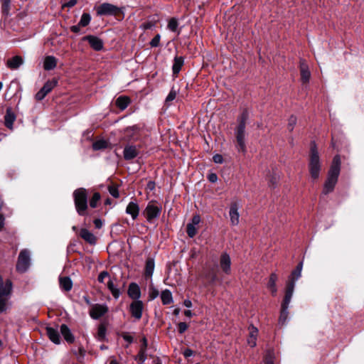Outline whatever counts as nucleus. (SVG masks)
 I'll return each instance as SVG.
<instances>
[{
	"instance_id": "1",
	"label": "nucleus",
	"mask_w": 364,
	"mask_h": 364,
	"mask_svg": "<svg viewBox=\"0 0 364 364\" xmlns=\"http://www.w3.org/2000/svg\"><path fill=\"white\" fill-rule=\"evenodd\" d=\"M341 169V158L338 155L333 157L332 164L328 173V177L325 182L323 193L326 195L333 191L338 181Z\"/></svg>"
},
{
	"instance_id": "2",
	"label": "nucleus",
	"mask_w": 364,
	"mask_h": 364,
	"mask_svg": "<svg viewBox=\"0 0 364 364\" xmlns=\"http://www.w3.org/2000/svg\"><path fill=\"white\" fill-rule=\"evenodd\" d=\"M248 118V114L246 111H244L240 117L238 118V126L235 131V136L237 140V147L239 151L245 152V127L246 121Z\"/></svg>"
},
{
	"instance_id": "3",
	"label": "nucleus",
	"mask_w": 364,
	"mask_h": 364,
	"mask_svg": "<svg viewBox=\"0 0 364 364\" xmlns=\"http://www.w3.org/2000/svg\"><path fill=\"white\" fill-rule=\"evenodd\" d=\"M309 168L311 178L313 180L318 179L321 171V162L318 152L314 143L311 146Z\"/></svg>"
},
{
	"instance_id": "4",
	"label": "nucleus",
	"mask_w": 364,
	"mask_h": 364,
	"mask_svg": "<svg viewBox=\"0 0 364 364\" xmlns=\"http://www.w3.org/2000/svg\"><path fill=\"white\" fill-rule=\"evenodd\" d=\"M76 210L79 215H85L87 208V193L85 188H80L73 193Z\"/></svg>"
},
{
	"instance_id": "5",
	"label": "nucleus",
	"mask_w": 364,
	"mask_h": 364,
	"mask_svg": "<svg viewBox=\"0 0 364 364\" xmlns=\"http://www.w3.org/2000/svg\"><path fill=\"white\" fill-rule=\"evenodd\" d=\"M12 283L10 280L4 281L0 277V314L6 310V301L10 297Z\"/></svg>"
},
{
	"instance_id": "6",
	"label": "nucleus",
	"mask_w": 364,
	"mask_h": 364,
	"mask_svg": "<svg viewBox=\"0 0 364 364\" xmlns=\"http://www.w3.org/2000/svg\"><path fill=\"white\" fill-rule=\"evenodd\" d=\"M30 265V253L27 250L21 251L16 264V269L19 272H25Z\"/></svg>"
},
{
	"instance_id": "7",
	"label": "nucleus",
	"mask_w": 364,
	"mask_h": 364,
	"mask_svg": "<svg viewBox=\"0 0 364 364\" xmlns=\"http://www.w3.org/2000/svg\"><path fill=\"white\" fill-rule=\"evenodd\" d=\"M96 11L98 16H112L119 12V8L109 3H103L96 8Z\"/></svg>"
},
{
	"instance_id": "8",
	"label": "nucleus",
	"mask_w": 364,
	"mask_h": 364,
	"mask_svg": "<svg viewBox=\"0 0 364 364\" xmlns=\"http://www.w3.org/2000/svg\"><path fill=\"white\" fill-rule=\"evenodd\" d=\"M161 212V206L156 205L153 202H150L148 203L144 210V214L146 215L147 221L149 223H152L154 219H156L159 217Z\"/></svg>"
},
{
	"instance_id": "9",
	"label": "nucleus",
	"mask_w": 364,
	"mask_h": 364,
	"mask_svg": "<svg viewBox=\"0 0 364 364\" xmlns=\"http://www.w3.org/2000/svg\"><path fill=\"white\" fill-rule=\"evenodd\" d=\"M129 312L136 320H140L142 317L144 303L141 300L133 301L129 305Z\"/></svg>"
},
{
	"instance_id": "10",
	"label": "nucleus",
	"mask_w": 364,
	"mask_h": 364,
	"mask_svg": "<svg viewBox=\"0 0 364 364\" xmlns=\"http://www.w3.org/2000/svg\"><path fill=\"white\" fill-rule=\"evenodd\" d=\"M57 84L58 80L56 79L47 81L43 87L36 94V99L39 101L44 99V97L57 85Z\"/></svg>"
},
{
	"instance_id": "11",
	"label": "nucleus",
	"mask_w": 364,
	"mask_h": 364,
	"mask_svg": "<svg viewBox=\"0 0 364 364\" xmlns=\"http://www.w3.org/2000/svg\"><path fill=\"white\" fill-rule=\"evenodd\" d=\"M108 311V308L105 304H92L90 309V316L93 319H98L103 315H105Z\"/></svg>"
},
{
	"instance_id": "12",
	"label": "nucleus",
	"mask_w": 364,
	"mask_h": 364,
	"mask_svg": "<svg viewBox=\"0 0 364 364\" xmlns=\"http://www.w3.org/2000/svg\"><path fill=\"white\" fill-rule=\"evenodd\" d=\"M220 266L222 270L227 274H230L231 271V259L230 255L223 252L220 257Z\"/></svg>"
},
{
	"instance_id": "13",
	"label": "nucleus",
	"mask_w": 364,
	"mask_h": 364,
	"mask_svg": "<svg viewBox=\"0 0 364 364\" xmlns=\"http://www.w3.org/2000/svg\"><path fill=\"white\" fill-rule=\"evenodd\" d=\"M239 206L237 203H232L230 207V218L232 225H237L240 222Z\"/></svg>"
},
{
	"instance_id": "14",
	"label": "nucleus",
	"mask_w": 364,
	"mask_h": 364,
	"mask_svg": "<svg viewBox=\"0 0 364 364\" xmlns=\"http://www.w3.org/2000/svg\"><path fill=\"white\" fill-rule=\"evenodd\" d=\"M139 154V149L135 145H126L124 149L123 155L125 160L129 161L134 159Z\"/></svg>"
},
{
	"instance_id": "15",
	"label": "nucleus",
	"mask_w": 364,
	"mask_h": 364,
	"mask_svg": "<svg viewBox=\"0 0 364 364\" xmlns=\"http://www.w3.org/2000/svg\"><path fill=\"white\" fill-rule=\"evenodd\" d=\"M24 63L23 58L20 55H15L6 60V65L11 70L18 69Z\"/></svg>"
},
{
	"instance_id": "16",
	"label": "nucleus",
	"mask_w": 364,
	"mask_h": 364,
	"mask_svg": "<svg viewBox=\"0 0 364 364\" xmlns=\"http://www.w3.org/2000/svg\"><path fill=\"white\" fill-rule=\"evenodd\" d=\"M127 294L133 301L140 300L141 290L139 285L134 282H132L129 285Z\"/></svg>"
},
{
	"instance_id": "17",
	"label": "nucleus",
	"mask_w": 364,
	"mask_h": 364,
	"mask_svg": "<svg viewBox=\"0 0 364 364\" xmlns=\"http://www.w3.org/2000/svg\"><path fill=\"white\" fill-rule=\"evenodd\" d=\"M84 40L87 41L90 46L95 50H101L103 48L102 41L95 36H87L84 37Z\"/></svg>"
},
{
	"instance_id": "18",
	"label": "nucleus",
	"mask_w": 364,
	"mask_h": 364,
	"mask_svg": "<svg viewBox=\"0 0 364 364\" xmlns=\"http://www.w3.org/2000/svg\"><path fill=\"white\" fill-rule=\"evenodd\" d=\"M16 119L15 113L13 112L11 107L6 109V114L4 116V124L5 126L9 129H13L14 122Z\"/></svg>"
},
{
	"instance_id": "19",
	"label": "nucleus",
	"mask_w": 364,
	"mask_h": 364,
	"mask_svg": "<svg viewBox=\"0 0 364 364\" xmlns=\"http://www.w3.org/2000/svg\"><path fill=\"white\" fill-rule=\"evenodd\" d=\"M300 73L302 82L304 83L308 82L311 77V73L304 60H300Z\"/></svg>"
},
{
	"instance_id": "20",
	"label": "nucleus",
	"mask_w": 364,
	"mask_h": 364,
	"mask_svg": "<svg viewBox=\"0 0 364 364\" xmlns=\"http://www.w3.org/2000/svg\"><path fill=\"white\" fill-rule=\"evenodd\" d=\"M294 287L293 282H287V287L285 291V296L283 300V302L282 304V306H289L293 293L294 290Z\"/></svg>"
},
{
	"instance_id": "21",
	"label": "nucleus",
	"mask_w": 364,
	"mask_h": 364,
	"mask_svg": "<svg viewBox=\"0 0 364 364\" xmlns=\"http://www.w3.org/2000/svg\"><path fill=\"white\" fill-rule=\"evenodd\" d=\"M139 213V207L136 202L131 201L127 206L126 213L130 215L133 220H135Z\"/></svg>"
},
{
	"instance_id": "22",
	"label": "nucleus",
	"mask_w": 364,
	"mask_h": 364,
	"mask_svg": "<svg viewBox=\"0 0 364 364\" xmlns=\"http://www.w3.org/2000/svg\"><path fill=\"white\" fill-rule=\"evenodd\" d=\"M46 333L50 338V340L55 344H59L60 343V337L59 332L57 329L53 327H46Z\"/></svg>"
},
{
	"instance_id": "23",
	"label": "nucleus",
	"mask_w": 364,
	"mask_h": 364,
	"mask_svg": "<svg viewBox=\"0 0 364 364\" xmlns=\"http://www.w3.org/2000/svg\"><path fill=\"white\" fill-rule=\"evenodd\" d=\"M258 330L253 326L249 327V337L247 338V343L251 347H255L257 344V338Z\"/></svg>"
},
{
	"instance_id": "24",
	"label": "nucleus",
	"mask_w": 364,
	"mask_h": 364,
	"mask_svg": "<svg viewBox=\"0 0 364 364\" xmlns=\"http://www.w3.org/2000/svg\"><path fill=\"white\" fill-rule=\"evenodd\" d=\"M60 333L64 339L69 343H73L75 341V337L71 333L70 328L65 324L60 326Z\"/></svg>"
},
{
	"instance_id": "25",
	"label": "nucleus",
	"mask_w": 364,
	"mask_h": 364,
	"mask_svg": "<svg viewBox=\"0 0 364 364\" xmlns=\"http://www.w3.org/2000/svg\"><path fill=\"white\" fill-rule=\"evenodd\" d=\"M57 65V58L53 55H48L43 62V68L46 70H53Z\"/></svg>"
},
{
	"instance_id": "26",
	"label": "nucleus",
	"mask_w": 364,
	"mask_h": 364,
	"mask_svg": "<svg viewBox=\"0 0 364 364\" xmlns=\"http://www.w3.org/2000/svg\"><path fill=\"white\" fill-rule=\"evenodd\" d=\"M80 237L90 244H95L96 242V237L88 230L82 229L80 232Z\"/></svg>"
},
{
	"instance_id": "27",
	"label": "nucleus",
	"mask_w": 364,
	"mask_h": 364,
	"mask_svg": "<svg viewBox=\"0 0 364 364\" xmlns=\"http://www.w3.org/2000/svg\"><path fill=\"white\" fill-rule=\"evenodd\" d=\"M278 277L275 273H272L269 282L267 283V288L270 290L272 295H276L277 292V288L276 286Z\"/></svg>"
},
{
	"instance_id": "28",
	"label": "nucleus",
	"mask_w": 364,
	"mask_h": 364,
	"mask_svg": "<svg viewBox=\"0 0 364 364\" xmlns=\"http://www.w3.org/2000/svg\"><path fill=\"white\" fill-rule=\"evenodd\" d=\"M183 63H184V59L183 57H181V56L175 57L173 67H172L173 75H177L179 73Z\"/></svg>"
},
{
	"instance_id": "29",
	"label": "nucleus",
	"mask_w": 364,
	"mask_h": 364,
	"mask_svg": "<svg viewBox=\"0 0 364 364\" xmlns=\"http://www.w3.org/2000/svg\"><path fill=\"white\" fill-rule=\"evenodd\" d=\"M60 282V286L62 289L69 291L71 290L73 287V282L70 277H60L59 279Z\"/></svg>"
},
{
	"instance_id": "30",
	"label": "nucleus",
	"mask_w": 364,
	"mask_h": 364,
	"mask_svg": "<svg viewBox=\"0 0 364 364\" xmlns=\"http://www.w3.org/2000/svg\"><path fill=\"white\" fill-rule=\"evenodd\" d=\"M107 287L112 293L114 298L117 299L121 294V291L119 289H118L117 286L113 283V281L111 278L108 280Z\"/></svg>"
},
{
	"instance_id": "31",
	"label": "nucleus",
	"mask_w": 364,
	"mask_h": 364,
	"mask_svg": "<svg viewBox=\"0 0 364 364\" xmlns=\"http://www.w3.org/2000/svg\"><path fill=\"white\" fill-rule=\"evenodd\" d=\"M161 299L162 303L164 305L170 304L171 303L173 302L172 294L168 289H165V290L162 291V292L161 294Z\"/></svg>"
},
{
	"instance_id": "32",
	"label": "nucleus",
	"mask_w": 364,
	"mask_h": 364,
	"mask_svg": "<svg viewBox=\"0 0 364 364\" xmlns=\"http://www.w3.org/2000/svg\"><path fill=\"white\" fill-rule=\"evenodd\" d=\"M129 102V99L127 97L120 96L116 100V105L123 110L128 107Z\"/></svg>"
},
{
	"instance_id": "33",
	"label": "nucleus",
	"mask_w": 364,
	"mask_h": 364,
	"mask_svg": "<svg viewBox=\"0 0 364 364\" xmlns=\"http://www.w3.org/2000/svg\"><path fill=\"white\" fill-rule=\"evenodd\" d=\"M154 261L153 259H148L145 265V275L151 277L154 270Z\"/></svg>"
},
{
	"instance_id": "34",
	"label": "nucleus",
	"mask_w": 364,
	"mask_h": 364,
	"mask_svg": "<svg viewBox=\"0 0 364 364\" xmlns=\"http://www.w3.org/2000/svg\"><path fill=\"white\" fill-rule=\"evenodd\" d=\"M288 308H289V306H287L282 305V309H281L280 316H279V323L281 325H284L287 320L288 314H289Z\"/></svg>"
},
{
	"instance_id": "35",
	"label": "nucleus",
	"mask_w": 364,
	"mask_h": 364,
	"mask_svg": "<svg viewBox=\"0 0 364 364\" xmlns=\"http://www.w3.org/2000/svg\"><path fill=\"white\" fill-rule=\"evenodd\" d=\"M205 278L207 279L210 285H214L216 283V282L218 281V275L215 272H210L207 273L205 275Z\"/></svg>"
},
{
	"instance_id": "36",
	"label": "nucleus",
	"mask_w": 364,
	"mask_h": 364,
	"mask_svg": "<svg viewBox=\"0 0 364 364\" xmlns=\"http://www.w3.org/2000/svg\"><path fill=\"white\" fill-rule=\"evenodd\" d=\"M90 21H91V16L90 15V14L84 13L81 16L79 23L82 27H85L90 23Z\"/></svg>"
},
{
	"instance_id": "37",
	"label": "nucleus",
	"mask_w": 364,
	"mask_h": 364,
	"mask_svg": "<svg viewBox=\"0 0 364 364\" xmlns=\"http://www.w3.org/2000/svg\"><path fill=\"white\" fill-rule=\"evenodd\" d=\"M107 146V142L105 140H98L93 143L92 148L94 150H100L105 149Z\"/></svg>"
},
{
	"instance_id": "38",
	"label": "nucleus",
	"mask_w": 364,
	"mask_h": 364,
	"mask_svg": "<svg viewBox=\"0 0 364 364\" xmlns=\"http://www.w3.org/2000/svg\"><path fill=\"white\" fill-rule=\"evenodd\" d=\"M106 336V327L103 324L98 326L97 337L100 341L105 339Z\"/></svg>"
},
{
	"instance_id": "39",
	"label": "nucleus",
	"mask_w": 364,
	"mask_h": 364,
	"mask_svg": "<svg viewBox=\"0 0 364 364\" xmlns=\"http://www.w3.org/2000/svg\"><path fill=\"white\" fill-rule=\"evenodd\" d=\"M146 359V350L144 348H141L138 355L136 357V360L138 363H143Z\"/></svg>"
},
{
	"instance_id": "40",
	"label": "nucleus",
	"mask_w": 364,
	"mask_h": 364,
	"mask_svg": "<svg viewBox=\"0 0 364 364\" xmlns=\"http://www.w3.org/2000/svg\"><path fill=\"white\" fill-rule=\"evenodd\" d=\"M186 232L190 237H193L197 233V228L195 225L187 224Z\"/></svg>"
},
{
	"instance_id": "41",
	"label": "nucleus",
	"mask_w": 364,
	"mask_h": 364,
	"mask_svg": "<svg viewBox=\"0 0 364 364\" xmlns=\"http://www.w3.org/2000/svg\"><path fill=\"white\" fill-rule=\"evenodd\" d=\"M100 199V194L99 193H95L90 200V207L95 208L97 205V203Z\"/></svg>"
},
{
	"instance_id": "42",
	"label": "nucleus",
	"mask_w": 364,
	"mask_h": 364,
	"mask_svg": "<svg viewBox=\"0 0 364 364\" xmlns=\"http://www.w3.org/2000/svg\"><path fill=\"white\" fill-rule=\"evenodd\" d=\"M301 272H299V274H298L297 270H294L287 282H293L294 285H295L296 282L301 277Z\"/></svg>"
},
{
	"instance_id": "43",
	"label": "nucleus",
	"mask_w": 364,
	"mask_h": 364,
	"mask_svg": "<svg viewBox=\"0 0 364 364\" xmlns=\"http://www.w3.org/2000/svg\"><path fill=\"white\" fill-rule=\"evenodd\" d=\"M178 92L173 87L166 98V103L168 104L176 99Z\"/></svg>"
},
{
	"instance_id": "44",
	"label": "nucleus",
	"mask_w": 364,
	"mask_h": 364,
	"mask_svg": "<svg viewBox=\"0 0 364 364\" xmlns=\"http://www.w3.org/2000/svg\"><path fill=\"white\" fill-rule=\"evenodd\" d=\"M178 26V21L174 18H171L170 21H168V28L171 31H176Z\"/></svg>"
},
{
	"instance_id": "45",
	"label": "nucleus",
	"mask_w": 364,
	"mask_h": 364,
	"mask_svg": "<svg viewBox=\"0 0 364 364\" xmlns=\"http://www.w3.org/2000/svg\"><path fill=\"white\" fill-rule=\"evenodd\" d=\"M10 3H11V0H3L2 13L5 15L9 14V9H10Z\"/></svg>"
},
{
	"instance_id": "46",
	"label": "nucleus",
	"mask_w": 364,
	"mask_h": 364,
	"mask_svg": "<svg viewBox=\"0 0 364 364\" xmlns=\"http://www.w3.org/2000/svg\"><path fill=\"white\" fill-rule=\"evenodd\" d=\"M108 279V280L111 278L109 274L107 271H103L100 273L98 276V282L100 283H104L105 279Z\"/></svg>"
},
{
	"instance_id": "47",
	"label": "nucleus",
	"mask_w": 364,
	"mask_h": 364,
	"mask_svg": "<svg viewBox=\"0 0 364 364\" xmlns=\"http://www.w3.org/2000/svg\"><path fill=\"white\" fill-rule=\"evenodd\" d=\"M296 124V118L294 116H291L288 121V129L289 131H292L294 129V126Z\"/></svg>"
},
{
	"instance_id": "48",
	"label": "nucleus",
	"mask_w": 364,
	"mask_h": 364,
	"mask_svg": "<svg viewBox=\"0 0 364 364\" xmlns=\"http://www.w3.org/2000/svg\"><path fill=\"white\" fill-rule=\"evenodd\" d=\"M109 192L112 196L115 198H119V194L117 186H112L109 187Z\"/></svg>"
},
{
	"instance_id": "49",
	"label": "nucleus",
	"mask_w": 364,
	"mask_h": 364,
	"mask_svg": "<svg viewBox=\"0 0 364 364\" xmlns=\"http://www.w3.org/2000/svg\"><path fill=\"white\" fill-rule=\"evenodd\" d=\"M188 328V326L185 322H180L178 324V331L179 333L182 334Z\"/></svg>"
},
{
	"instance_id": "50",
	"label": "nucleus",
	"mask_w": 364,
	"mask_h": 364,
	"mask_svg": "<svg viewBox=\"0 0 364 364\" xmlns=\"http://www.w3.org/2000/svg\"><path fill=\"white\" fill-rule=\"evenodd\" d=\"M160 38V35L157 34L156 36H155L150 42L151 46L157 47L159 45Z\"/></svg>"
},
{
	"instance_id": "51",
	"label": "nucleus",
	"mask_w": 364,
	"mask_h": 364,
	"mask_svg": "<svg viewBox=\"0 0 364 364\" xmlns=\"http://www.w3.org/2000/svg\"><path fill=\"white\" fill-rule=\"evenodd\" d=\"M159 295V291L155 288H151L149 290V297L151 299H154Z\"/></svg>"
},
{
	"instance_id": "52",
	"label": "nucleus",
	"mask_w": 364,
	"mask_h": 364,
	"mask_svg": "<svg viewBox=\"0 0 364 364\" xmlns=\"http://www.w3.org/2000/svg\"><path fill=\"white\" fill-rule=\"evenodd\" d=\"M74 353L79 358H83L85 355V350L82 346H80L77 351H75Z\"/></svg>"
},
{
	"instance_id": "53",
	"label": "nucleus",
	"mask_w": 364,
	"mask_h": 364,
	"mask_svg": "<svg viewBox=\"0 0 364 364\" xmlns=\"http://www.w3.org/2000/svg\"><path fill=\"white\" fill-rule=\"evenodd\" d=\"M213 159L215 164H222L223 162V158L220 154L214 155Z\"/></svg>"
},
{
	"instance_id": "54",
	"label": "nucleus",
	"mask_w": 364,
	"mask_h": 364,
	"mask_svg": "<svg viewBox=\"0 0 364 364\" xmlns=\"http://www.w3.org/2000/svg\"><path fill=\"white\" fill-rule=\"evenodd\" d=\"M200 222V218L199 215H194L191 220V223L189 224L196 226Z\"/></svg>"
},
{
	"instance_id": "55",
	"label": "nucleus",
	"mask_w": 364,
	"mask_h": 364,
	"mask_svg": "<svg viewBox=\"0 0 364 364\" xmlns=\"http://www.w3.org/2000/svg\"><path fill=\"white\" fill-rule=\"evenodd\" d=\"M193 354H194L193 350H192L190 348H186L183 351V355H184L185 358H189V357L193 355Z\"/></svg>"
},
{
	"instance_id": "56",
	"label": "nucleus",
	"mask_w": 364,
	"mask_h": 364,
	"mask_svg": "<svg viewBox=\"0 0 364 364\" xmlns=\"http://www.w3.org/2000/svg\"><path fill=\"white\" fill-rule=\"evenodd\" d=\"M208 180L212 182L215 183L218 181V176L215 173H210L208 176Z\"/></svg>"
},
{
	"instance_id": "57",
	"label": "nucleus",
	"mask_w": 364,
	"mask_h": 364,
	"mask_svg": "<svg viewBox=\"0 0 364 364\" xmlns=\"http://www.w3.org/2000/svg\"><path fill=\"white\" fill-rule=\"evenodd\" d=\"M139 128L137 126H133V127L127 128L126 132L129 134L130 132H139Z\"/></svg>"
},
{
	"instance_id": "58",
	"label": "nucleus",
	"mask_w": 364,
	"mask_h": 364,
	"mask_svg": "<svg viewBox=\"0 0 364 364\" xmlns=\"http://www.w3.org/2000/svg\"><path fill=\"white\" fill-rule=\"evenodd\" d=\"M82 27L78 23L77 25H75L70 27V31L73 33H78L80 31V28Z\"/></svg>"
},
{
	"instance_id": "59",
	"label": "nucleus",
	"mask_w": 364,
	"mask_h": 364,
	"mask_svg": "<svg viewBox=\"0 0 364 364\" xmlns=\"http://www.w3.org/2000/svg\"><path fill=\"white\" fill-rule=\"evenodd\" d=\"M94 224L96 228L100 229L102 227V222L100 219H95L94 220Z\"/></svg>"
},
{
	"instance_id": "60",
	"label": "nucleus",
	"mask_w": 364,
	"mask_h": 364,
	"mask_svg": "<svg viewBox=\"0 0 364 364\" xmlns=\"http://www.w3.org/2000/svg\"><path fill=\"white\" fill-rule=\"evenodd\" d=\"M124 341H127L128 343H131L133 341L132 336L128 335V334H124L122 336Z\"/></svg>"
},
{
	"instance_id": "61",
	"label": "nucleus",
	"mask_w": 364,
	"mask_h": 364,
	"mask_svg": "<svg viewBox=\"0 0 364 364\" xmlns=\"http://www.w3.org/2000/svg\"><path fill=\"white\" fill-rule=\"evenodd\" d=\"M4 225V218L3 215L0 214V230H2Z\"/></svg>"
},
{
	"instance_id": "62",
	"label": "nucleus",
	"mask_w": 364,
	"mask_h": 364,
	"mask_svg": "<svg viewBox=\"0 0 364 364\" xmlns=\"http://www.w3.org/2000/svg\"><path fill=\"white\" fill-rule=\"evenodd\" d=\"M183 304L187 308H191L192 306V302L188 299L185 300Z\"/></svg>"
},
{
	"instance_id": "63",
	"label": "nucleus",
	"mask_w": 364,
	"mask_h": 364,
	"mask_svg": "<svg viewBox=\"0 0 364 364\" xmlns=\"http://www.w3.org/2000/svg\"><path fill=\"white\" fill-rule=\"evenodd\" d=\"M302 267H303V263H302V262H300V263L296 266V270H297V272H298V274H299V272H301Z\"/></svg>"
},
{
	"instance_id": "64",
	"label": "nucleus",
	"mask_w": 364,
	"mask_h": 364,
	"mask_svg": "<svg viewBox=\"0 0 364 364\" xmlns=\"http://www.w3.org/2000/svg\"><path fill=\"white\" fill-rule=\"evenodd\" d=\"M264 364H274V362L271 358H266L265 363Z\"/></svg>"
}]
</instances>
